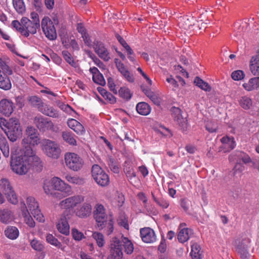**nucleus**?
<instances>
[{
	"instance_id": "nucleus-1",
	"label": "nucleus",
	"mask_w": 259,
	"mask_h": 259,
	"mask_svg": "<svg viewBox=\"0 0 259 259\" xmlns=\"http://www.w3.org/2000/svg\"><path fill=\"white\" fill-rule=\"evenodd\" d=\"M10 166L13 172L19 175H25L30 166L28 157L21 156L11 151Z\"/></svg>"
},
{
	"instance_id": "nucleus-2",
	"label": "nucleus",
	"mask_w": 259,
	"mask_h": 259,
	"mask_svg": "<svg viewBox=\"0 0 259 259\" xmlns=\"http://www.w3.org/2000/svg\"><path fill=\"white\" fill-rule=\"evenodd\" d=\"M30 19L26 17L22 18V25L23 27L22 35L26 37H28L29 34L36 33L37 29L40 27L39 17L36 13L32 12L30 14Z\"/></svg>"
},
{
	"instance_id": "nucleus-3",
	"label": "nucleus",
	"mask_w": 259,
	"mask_h": 259,
	"mask_svg": "<svg viewBox=\"0 0 259 259\" xmlns=\"http://www.w3.org/2000/svg\"><path fill=\"white\" fill-rule=\"evenodd\" d=\"M29 104L42 114L52 117H57L58 113L52 107L44 103L41 98L37 96H29L27 98Z\"/></svg>"
},
{
	"instance_id": "nucleus-4",
	"label": "nucleus",
	"mask_w": 259,
	"mask_h": 259,
	"mask_svg": "<svg viewBox=\"0 0 259 259\" xmlns=\"http://www.w3.org/2000/svg\"><path fill=\"white\" fill-rule=\"evenodd\" d=\"M92 177L95 182L101 187H106L110 183L108 175L98 164H94L92 167Z\"/></svg>"
},
{
	"instance_id": "nucleus-5",
	"label": "nucleus",
	"mask_w": 259,
	"mask_h": 259,
	"mask_svg": "<svg viewBox=\"0 0 259 259\" xmlns=\"http://www.w3.org/2000/svg\"><path fill=\"white\" fill-rule=\"evenodd\" d=\"M41 149L44 153L48 157L57 159L60 154L61 149L58 144L49 139H42Z\"/></svg>"
},
{
	"instance_id": "nucleus-6",
	"label": "nucleus",
	"mask_w": 259,
	"mask_h": 259,
	"mask_svg": "<svg viewBox=\"0 0 259 259\" xmlns=\"http://www.w3.org/2000/svg\"><path fill=\"white\" fill-rule=\"evenodd\" d=\"M84 201V197L81 195H74L68 197L59 203V206L65 211L64 213L65 214H68L71 215V212L73 213L74 208L77 204L81 203Z\"/></svg>"
},
{
	"instance_id": "nucleus-7",
	"label": "nucleus",
	"mask_w": 259,
	"mask_h": 259,
	"mask_svg": "<svg viewBox=\"0 0 259 259\" xmlns=\"http://www.w3.org/2000/svg\"><path fill=\"white\" fill-rule=\"evenodd\" d=\"M4 131L9 140L12 142H16L22 135L20 123L16 119H10L8 126L4 129Z\"/></svg>"
},
{
	"instance_id": "nucleus-8",
	"label": "nucleus",
	"mask_w": 259,
	"mask_h": 259,
	"mask_svg": "<svg viewBox=\"0 0 259 259\" xmlns=\"http://www.w3.org/2000/svg\"><path fill=\"white\" fill-rule=\"evenodd\" d=\"M64 160L66 166L74 171L80 170L84 164L83 159L75 153H66L64 156Z\"/></svg>"
},
{
	"instance_id": "nucleus-9",
	"label": "nucleus",
	"mask_w": 259,
	"mask_h": 259,
	"mask_svg": "<svg viewBox=\"0 0 259 259\" xmlns=\"http://www.w3.org/2000/svg\"><path fill=\"white\" fill-rule=\"evenodd\" d=\"M0 190L6 196L9 202L13 204L18 202V199L8 179L3 178L0 180Z\"/></svg>"
},
{
	"instance_id": "nucleus-10",
	"label": "nucleus",
	"mask_w": 259,
	"mask_h": 259,
	"mask_svg": "<svg viewBox=\"0 0 259 259\" xmlns=\"http://www.w3.org/2000/svg\"><path fill=\"white\" fill-rule=\"evenodd\" d=\"M25 135L22 141V144H31L34 147L41 144L42 140L40 139L37 129L33 126H28L25 130Z\"/></svg>"
},
{
	"instance_id": "nucleus-11",
	"label": "nucleus",
	"mask_w": 259,
	"mask_h": 259,
	"mask_svg": "<svg viewBox=\"0 0 259 259\" xmlns=\"http://www.w3.org/2000/svg\"><path fill=\"white\" fill-rule=\"evenodd\" d=\"M33 123L40 132L54 131V123L52 121L41 115H38L34 118Z\"/></svg>"
},
{
	"instance_id": "nucleus-12",
	"label": "nucleus",
	"mask_w": 259,
	"mask_h": 259,
	"mask_svg": "<svg viewBox=\"0 0 259 259\" xmlns=\"http://www.w3.org/2000/svg\"><path fill=\"white\" fill-rule=\"evenodd\" d=\"M93 212L94 217L100 230L104 227L105 223L108 219V215L104 206L101 204H97L95 206Z\"/></svg>"
},
{
	"instance_id": "nucleus-13",
	"label": "nucleus",
	"mask_w": 259,
	"mask_h": 259,
	"mask_svg": "<svg viewBox=\"0 0 259 259\" xmlns=\"http://www.w3.org/2000/svg\"><path fill=\"white\" fill-rule=\"evenodd\" d=\"M41 26L46 36L50 40L57 38V33L53 22L48 17H45L41 20Z\"/></svg>"
},
{
	"instance_id": "nucleus-14",
	"label": "nucleus",
	"mask_w": 259,
	"mask_h": 259,
	"mask_svg": "<svg viewBox=\"0 0 259 259\" xmlns=\"http://www.w3.org/2000/svg\"><path fill=\"white\" fill-rule=\"evenodd\" d=\"M92 46L95 52L101 59L106 62L110 59L109 52L103 42L98 40H95Z\"/></svg>"
},
{
	"instance_id": "nucleus-15",
	"label": "nucleus",
	"mask_w": 259,
	"mask_h": 259,
	"mask_svg": "<svg viewBox=\"0 0 259 259\" xmlns=\"http://www.w3.org/2000/svg\"><path fill=\"white\" fill-rule=\"evenodd\" d=\"M52 186L54 190L65 193L67 195L72 193L71 187L59 177H55L51 179Z\"/></svg>"
},
{
	"instance_id": "nucleus-16",
	"label": "nucleus",
	"mask_w": 259,
	"mask_h": 259,
	"mask_svg": "<svg viewBox=\"0 0 259 259\" xmlns=\"http://www.w3.org/2000/svg\"><path fill=\"white\" fill-rule=\"evenodd\" d=\"M110 255L107 259H121L123 256V252L120 242L117 237H113L110 244Z\"/></svg>"
},
{
	"instance_id": "nucleus-17",
	"label": "nucleus",
	"mask_w": 259,
	"mask_h": 259,
	"mask_svg": "<svg viewBox=\"0 0 259 259\" xmlns=\"http://www.w3.org/2000/svg\"><path fill=\"white\" fill-rule=\"evenodd\" d=\"M140 236L142 241L147 243H153L156 240L155 232L149 227H145L140 229Z\"/></svg>"
},
{
	"instance_id": "nucleus-18",
	"label": "nucleus",
	"mask_w": 259,
	"mask_h": 259,
	"mask_svg": "<svg viewBox=\"0 0 259 259\" xmlns=\"http://www.w3.org/2000/svg\"><path fill=\"white\" fill-rule=\"evenodd\" d=\"M70 218V215L68 214H65V213H64L57 224V228L58 231L66 235L69 233V226L67 220Z\"/></svg>"
},
{
	"instance_id": "nucleus-19",
	"label": "nucleus",
	"mask_w": 259,
	"mask_h": 259,
	"mask_svg": "<svg viewBox=\"0 0 259 259\" xmlns=\"http://www.w3.org/2000/svg\"><path fill=\"white\" fill-rule=\"evenodd\" d=\"M15 108L12 101L4 99L0 101V113L6 116L11 115Z\"/></svg>"
},
{
	"instance_id": "nucleus-20",
	"label": "nucleus",
	"mask_w": 259,
	"mask_h": 259,
	"mask_svg": "<svg viewBox=\"0 0 259 259\" xmlns=\"http://www.w3.org/2000/svg\"><path fill=\"white\" fill-rule=\"evenodd\" d=\"M170 112L174 120L178 122L181 128L184 130L186 128L187 122L186 119L182 116L181 109L178 107H172Z\"/></svg>"
},
{
	"instance_id": "nucleus-21",
	"label": "nucleus",
	"mask_w": 259,
	"mask_h": 259,
	"mask_svg": "<svg viewBox=\"0 0 259 259\" xmlns=\"http://www.w3.org/2000/svg\"><path fill=\"white\" fill-rule=\"evenodd\" d=\"M115 63L118 70L120 72L122 75L127 81L130 82H133L134 81V78L133 75L125 67L123 63H122L118 59H115Z\"/></svg>"
},
{
	"instance_id": "nucleus-22",
	"label": "nucleus",
	"mask_w": 259,
	"mask_h": 259,
	"mask_svg": "<svg viewBox=\"0 0 259 259\" xmlns=\"http://www.w3.org/2000/svg\"><path fill=\"white\" fill-rule=\"evenodd\" d=\"M92 209L91 204L88 202H84L77 207L75 211V214L79 218H86L91 215Z\"/></svg>"
},
{
	"instance_id": "nucleus-23",
	"label": "nucleus",
	"mask_w": 259,
	"mask_h": 259,
	"mask_svg": "<svg viewBox=\"0 0 259 259\" xmlns=\"http://www.w3.org/2000/svg\"><path fill=\"white\" fill-rule=\"evenodd\" d=\"M184 223L181 224L179 227V232L178 234V239L181 243H184L189 239L192 233V230L189 228H182L185 226Z\"/></svg>"
},
{
	"instance_id": "nucleus-24",
	"label": "nucleus",
	"mask_w": 259,
	"mask_h": 259,
	"mask_svg": "<svg viewBox=\"0 0 259 259\" xmlns=\"http://www.w3.org/2000/svg\"><path fill=\"white\" fill-rule=\"evenodd\" d=\"M67 125L77 135H82L85 133V130L84 126L76 119L73 118L68 119Z\"/></svg>"
},
{
	"instance_id": "nucleus-25",
	"label": "nucleus",
	"mask_w": 259,
	"mask_h": 259,
	"mask_svg": "<svg viewBox=\"0 0 259 259\" xmlns=\"http://www.w3.org/2000/svg\"><path fill=\"white\" fill-rule=\"evenodd\" d=\"M21 209L22 211V214L24 218L25 223L30 227L33 228L35 227V223L33 221L32 218L29 214L26 205L24 202H21Z\"/></svg>"
},
{
	"instance_id": "nucleus-26",
	"label": "nucleus",
	"mask_w": 259,
	"mask_h": 259,
	"mask_svg": "<svg viewBox=\"0 0 259 259\" xmlns=\"http://www.w3.org/2000/svg\"><path fill=\"white\" fill-rule=\"evenodd\" d=\"M14 220L12 212L9 209H0V222L8 224Z\"/></svg>"
},
{
	"instance_id": "nucleus-27",
	"label": "nucleus",
	"mask_w": 259,
	"mask_h": 259,
	"mask_svg": "<svg viewBox=\"0 0 259 259\" xmlns=\"http://www.w3.org/2000/svg\"><path fill=\"white\" fill-rule=\"evenodd\" d=\"M250 70L254 75H259V51L252 56L249 63Z\"/></svg>"
},
{
	"instance_id": "nucleus-28",
	"label": "nucleus",
	"mask_w": 259,
	"mask_h": 259,
	"mask_svg": "<svg viewBox=\"0 0 259 259\" xmlns=\"http://www.w3.org/2000/svg\"><path fill=\"white\" fill-rule=\"evenodd\" d=\"M120 242L121 247L122 249V246L124 247V252L127 254H131L134 251V245L132 242L128 239V238L121 237V240H119Z\"/></svg>"
},
{
	"instance_id": "nucleus-29",
	"label": "nucleus",
	"mask_w": 259,
	"mask_h": 259,
	"mask_svg": "<svg viewBox=\"0 0 259 259\" xmlns=\"http://www.w3.org/2000/svg\"><path fill=\"white\" fill-rule=\"evenodd\" d=\"M12 87V84L9 77L4 71L0 69V88L4 90H9Z\"/></svg>"
},
{
	"instance_id": "nucleus-30",
	"label": "nucleus",
	"mask_w": 259,
	"mask_h": 259,
	"mask_svg": "<svg viewBox=\"0 0 259 259\" xmlns=\"http://www.w3.org/2000/svg\"><path fill=\"white\" fill-rule=\"evenodd\" d=\"M5 236L9 239L15 240L18 238L19 232L17 227L15 226H8L5 231Z\"/></svg>"
},
{
	"instance_id": "nucleus-31",
	"label": "nucleus",
	"mask_w": 259,
	"mask_h": 259,
	"mask_svg": "<svg viewBox=\"0 0 259 259\" xmlns=\"http://www.w3.org/2000/svg\"><path fill=\"white\" fill-rule=\"evenodd\" d=\"M232 158L236 161V162L242 161L244 163H249L251 159L249 156L245 153L242 151H237L235 154L232 155Z\"/></svg>"
},
{
	"instance_id": "nucleus-32",
	"label": "nucleus",
	"mask_w": 259,
	"mask_h": 259,
	"mask_svg": "<svg viewBox=\"0 0 259 259\" xmlns=\"http://www.w3.org/2000/svg\"><path fill=\"white\" fill-rule=\"evenodd\" d=\"M221 141L223 145L224 148L226 149L227 151L232 150L235 147V142L233 137H224L221 139Z\"/></svg>"
},
{
	"instance_id": "nucleus-33",
	"label": "nucleus",
	"mask_w": 259,
	"mask_h": 259,
	"mask_svg": "<svg viewBox=\"0 0 259 259\" xmlns=\"http://www.w3.org/2000/svg\"><path fill=\"white\" fill-rule=\"evenodd\" d=\"M138 113L142 115H147L151 112V107L146 102H140L136 106Z\"/></svg>"
},
{
	"instance_id": "nucleus-34",
	"label": "nucleus",
	"mask_w": 259,
	"mask_h": 259,
	"mask_svg": "<svg viewBox=\"0 0 259 259\" xmlns=\"http://www.w3.org/2000/svg\"><path fill=\"white\" fill-rule=\"evenodd\" d=\"M190 254L192 259H201L202 251L200 245L196 243H192Z\"/></svg>"
},
{
	"instance_id": "nucleus-35",
	"label": "nucleus",
	"mask_w": 259,
	"mask_h": 259,
	"mask_svg": "<svg viewBox=\"0 0 259 259\" xmlns=\"http://www.w3.org/2000/svg\"><path fill=\"white\" fill-rule=\"evenodd\" d=\"M0 149L5 157L7 158L9 156V146L7 139L1 135H0Z\"/></svg>"
},
{
	"instance_id": "nucleus-36",
	"label": "nucleus",
	"mask_w": 259,
	"mask_h": 259,
	"mask_svg": "<svg viewBox=\"0 0 259 259\" xmlns=\"http://www.w3.org/2000/svg\"><path fill=\"white\" fill-rule=\"evenodd\" d=\"M238 102L240 106L245 110L249 109L252 105V100L247 96L241 97Z\"/></svg>"
},
{
	"instance_id": "nucleus-37",
	"label": "nucleus",
	"mask_w": 259,
	"mask_h": 259,
	"mask_svg": "<svg viewBox=\"0 0 259 259\" xmlns=\"http://www.w3.org/2000/svg\"><path fill=\"white\" fill-rule=\"evenodd\" d=\"M46 240L49 243L61 249L62 250H64L65 247L63 246L61 243L52 234H48L46 236Z\"/></svg>"
},
{
	"instance_id": "nucleus-38",
	"label": "nucleus",
	"mask_w": 259,
	"mask_h": 259,
	"mask_svg": "<svg viewBox=\"0 0 259 259\" xmlns=\"http://www.w3.org/2000/svg\"><path fill=\"white\" fill-rule=\"evenodd\" d=\"M62 138L63 140L68 144L72 145H76V141L74 138V135L70 132L65 131L62 132Z\"/></svg>"
},
{
	"instance_id": "nucleus-39",
	"label": "nucleus",
	"mask_w": 259,
	"mask_h": 259,
	"mask_svg": "<svg viewBox=\"0 0 259 259\" xmlns=\"http://www.w3.org/2000/svg\"><path fill=\"white\" fill-rule=\"evenodd\" d=\"M194 82L196 85L202 90L206 92H210L211 91V88L208 83L203 81L200 78L196 77Z\"/></svg>"
},
{
	"instance_id": "nucleus-40",
	"label": "nucleus",
	"mask_w": 259,
	"mask_h": 259,
	"mask_svg": "<svg viewBox=\"0 0 259 259\" xmlns=\"http://www.w3.org/2000/svg\"><path fill=\"white\" fill-rule=\"evenodd\" d=\"M29 162L30 163V165L33 167H37V170H40L43 166L42 163L40 160V159L34 154L33 156L28 157Z\"/></svg>"
},
{
	"instance_id": "nucleus-41",
	"label": "nucleus",
	"mask_w": 259,
	"mask_h": 259,
	"mask_svg": "<svg viewBox=\"0 0 259 259\" xmlns=\"http://www.w3.org/2000/svg\"><path fill=\"white\" fill-rule=\"evenodd\" d=\"M23 146V152L24 155H19L21 156H27L30 158L35 154V152L32 148L31 144H22Z\"/></svg>"
},
{
	"instance_id": "nucleus-42",
	"label": "nucleus",
	"mask_w": 259,
	"mask_h": 259,
	"mask_svg": "<svg viewBox=\"0 0 259 259\" xmlns=\"http://www.w3.org/2000/svg\"><path fill=\"white\" fill-rule=\"evenodd\" d=\"M93 238L96 240L98 246L99 247H103L105 243L103 235L99 232H95L92 234Z\"/></svg>"
},
{
	"instance_id": "nucleus-43",
	"label": "nucleus",
	"mask_w": 259,
	"mask_h": 259,
	"mask_svg": "<svg viewBox=\"0 0 259 259\" xmlns=\"http://www.w3.org/2000/svg\"><path fill=\"white\" fill-rule=\"evenodd\" d=\"M13 4L18 13L22 14L25 11V6L23 0H13Z\"/></svg>"
},
{
	"instance_id": "nucleus-44",
	"label": "nucleus",
	"mask_w": 259,
	"mask_h": 259,
	"mask_svg": "<svg viewBox=\"0 0 259 259\" xmlns=\"http://www.w3.org/2000/svg\"><path fill=\"white\" fill-rule=\"evenodd\" d=\"M65 179L70 183L75 185H81L83 183V180L77 176H72L67 175L65 177Z\"/></svg>"
},
{
	"instance_id": "nucleus-45",
	"label": "nucleus",
	"mask_w": 259,
	"mask_h": 259,
	"mask_svg": "<svg viewBox=\"0 0 259 259\" xmlns=\"http://www.w3.org/2000/svg\"><path fill=\"white\" fill-rule=\"evenodd\" d=\"M114 222L112 219H110L108 221V219L106 221V223H105L104 227L103 229H104V232L107 235H110L113 231L114 230Z\"/></svg>"
},
{
	"instance_id": "nucleus-46",
	"label": "nucleus",
	"mask_w": 259,
	"mask_h": 259,
	"mask_svg": "<svg viewBox=\"0 0 259 259\" xmlns=\"http://www.w3.org/2000/svg\"><path fill=\"white\" fill-rule=\"evenodd\" d=\"M119 94L120 97L126 100H129L132 96L130 90L126 87L120 88L119 90Z\"/></svg>"
},
{
	"instance_id": "nucleus-47",
	"label": "nucleus",
	"mask_w": 259,
	"mask_h": 259,
	"mask_svg": "<svg viewBox=\"0 0 259 259\" xmlns=\"http://www.w3.org/2000/svg\"><path fill=\"white\" fill-rule=\"evenodd\" d=\"M27 204L28 207L30 212L33 211V209L38 208V204L35 201L34 198L32 197H29L27 198Z\"/></svg>"
},
{
	"instance_id": "nucleus-48",
	"label": "nucleus",
	"mask_w": 259,
	"mask_h": 259,
	"mask_svg": "<svg viewBox=\"0 0 259 259\" xmlns=\"http://www.w3.org/2000/svg\"><path fill=\"white\" fill-rule=\"evenodd\" d=\"M62 54L65 60L72 66H75V63L71 54L66 50L63 51Z\"/></svg>"
},
{
	"instance_id": "nucleus-49",
	"label": "nucleus",
	"mask_w": 259,
	"mask_h": 259,
	"mask_svg": "<svg viewBox=\"0 0 259 259\" xmlns=\"http://www.w3.org/2000/svg\"><path fill=\"white\" fill-rule=\"evenodd\" d=\"M0 67L1 69L6 72L8 75H11L13 74L12 70L10 68L5 60L0 58Z\"/></svg>"
},
{
	"instance_id": "nucleus-50",
	"label": "nucleus",
	"mask_w": 259,
	"mask_h": 259,
	"mask_svg": "<svg viewBox=\"0 0 259 259\" xmlns=\"http://www.w3.org/2000/svg\"><path fill=\"white\" fill-rule=\"evenodd\" d=\"M30 244L32 248L35 250L41 251L44 249V246L43 244L37 240L33 239L31 241Z\"/></svg>"
},
{
	"instance_id": "nucleus-51",
	"label": "nucleus",
	"mask_w": 259,
	"mask_h": 259,
	"mask_svg": "<svg viewBox=\"0 0 259 259\" xmlns=\"http://www.w3.org/2000/svg\"><path fill=\"white\" fill-rule=\"evenodd\" d=\"M250 243V239L248 238H245L243 239L241 241H239L237 245V251L239 250L240 247L243 248H246V250H248L249 247V244Z\"/></svg>"
},
{
	"instance_id": "nucleus-52",
	"label": "nucleus",
	"mask_w": 259,
	"mask_h": 259,
	"mask_svg": "<svg viewBox=\"0 0 259 259\" xmlns=\"http://www.w3.org/2000/svg\"><path fill=\"white\" fill-rule=\"evenodd\" d=\"M243 87L244 89L247 91H251L256 90L255 85L254 81V78H250L248 82L243 84Z\"/></svg>"
},
{
	"instance_id": "nucleus-53",
	"label": "nucleus",
	"mask_w": 259,
	"mask_h": 259,
	"mask_svg": "<svg viewBox=\"0 0 259 259\" xmlns=\"http://www.w3.org/2000/svg\"><path fill=\"white\" fill-rule=\"evenodd\" d=\"M93 80L94 82L101 85H104L106 83L104 77L101 73H98L97 75H94Z\"/></svg>"
},
{
	"instance_id": "nucleus-54",
	"label": "nucleus",
	"mask_w": 259,
	"mask_h": 259,
	"mask_svg": "<svg viewBox=\"0 0 259 259\" xmlns=\"http://www.w3.org/2000/svg\"><path fill=\"white\" fill-rule=\"evenodd\" d=\"M245 74L243 71L238 70L233 71L231 74V77L235 80H241L244 77Z\"/></svg>"
},
{
	"instance_id": "nucleus-55",
	"label": "nucleus",
	"mask_w": 259,
	"mask_h": 259,
	"mask_svg": "<svg viewBox=\"0 0 259 259\" xmlns=\"http://www.w3.org/2000/svg\"><path fill=\"white\" fill-rule=\"evenodd\" d=\"M118 224L125 229L128 230L129 226L128 223L127 218L124 214L121 215L118 219Z\"/></svg>"
},
{
	"instance_id": "nucleus-56",
	"label": "nucleus",
	"mask_w": 259,
	"mask_h": 259,
	"mask_svg": "<svg viewBox=\"0 0 259 259\" xmlns=\"http://www.w3.org/2000/svg\"><path fill=\"white\" fill-rule=\"evenodd\" d=\"M31 213L34 218L39 222H44L45 221L44 217L39 208L35 209V210L33 209V211L31 212Z\"/></svg>"
},
{
	"instance_id": "nucleus-57",
	"label": "nucleus",
	"mask_w": 259,
	"mask_h": 259,
	"mask_svg": "<svg viewBox=\"0 0 259 259\" xmlns=\"http://www.w3.org/2000/svg\"><path fill=\"white\" fill-rule=\"evenodd\" d=\"M206 130L209 133H215L217 131V125L212 121H208L205 125Z\"/></svg>"
},
{
	"instance_id": "nucleus-58",
	"label": "nucleus",
	"mask_w": 259,
	"mask_h": 259,
	"mask_svg": "<svg viewBox=\"0 0 259 259\" xmlns=\"http://www.w3.org/2000/svg\"><path fill=\"white\" fill-rule=\"evenodd\" d=\"M123 170L127 177L132 178L136 177V172L133 167L128 165H124Z\"/></svg>"
},
{
	"instance_id": "nucleus-59",
	"label": "nucleus",
	"mask_w": 259,
	"mask_h": 259,
	"mask_svg": "<svg viewBox=\"0 0 259 259\" xmlns=\"http://www.w3.org/2000/svg\"><path fill=\"white\" fill-rule=\"evenodd\" d=\"M124 197L122 194H118L115 197L113 203L117 207H121L124 202Z\"/></svg>"
},
{
	"instance_id": "nucleus-60",
	"label": "nucleus",
	"mask_w": 259,
	"mask_h": 259,
	"mask_svg": "<svg viewBox=\"0 0 259 259\" xmlns=\"http://www.w3.org/2000/svg\"><path fill=\"white\" fill-rule=\"evenodd\" d=\"M71 234L73 238L75 240L79 241L84 237L83 234L78 231L76 229H72Z\"/></svg>"
},
{
	"instance_id": "nucleus-61",
	"label": "nucleus",
	"mask_w": 259,
	"mask_h": 259,
	"mask_svg": "<svg viewBox=\"0 0 259 259\" xmlns=\"http://www.w3.org/2000/svg\"><path fill=\"white\" fill-rule=\"evenodd\" d=\"M107 85L110 90L114 94H117V90L116 88V85L114 83V79L111 77H109L107 79Z\"/></svg>"
},
{
	"instance_id": "nucleus-62",
	"label": "nucleus",
	"mask_w": 259,
	"mask_h": 259,
	"mask_svg": "<svg viewBox=\"0 0 259 259\" xmlns=\"http://www.w3.org/2000/svg\"><path fill=\"white\" fill-rule=\"evenodd\" d=\"M108 165L110 170L113 172L117 174L119 172V166L113 159L109 160Z\"/></svg>"
},
{
	"instance_id": "nucleus-63",
	"label": "nucleus",
	"mask_w": 259,
	"mask_h": 259,
	"mask_svg": "<svg viewBox=\"0 0 259 259\" xmlns=\"http://www.w3.org/2000/svg\"><path fill=\"white\" fill-rule=\"evenodd\" d=\"M11 25L13 28H15L22 34V30H23V27L22 25V19H21L20 22L18 21V20H13Z\"/></svg>"
},
{
	"instance_id": "nucleus-64",
	"label": "nucleus",
	"mask_w": 259,
	"mask_h": 259,
	"mask_svg": "<svg viewBox=\"0 0 259 259\" xmlns=\"http://www.w3.org/2000/svg\"><path fill=\"white\" fill-rule=\"evenodd\" d=\"M237 251L240 254L242 259H249V253L248 250H246V248L240 247L239 250Z\"/></svg>"
}]
</instances>
